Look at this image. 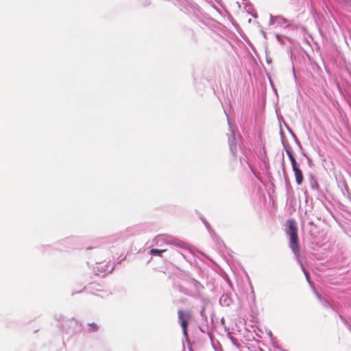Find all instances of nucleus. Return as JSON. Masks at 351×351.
I'll use <instances>...</instances> for the list:
<instances>
[{"mask_svg":"<svg viewBox=\"0 0 351 351\" xmlns=\"http://www.w3.org/2000/svg\"><path fill=\"white\" fill-rule=\"evenodd\" d=\"M285 227V231L289 238V247L294 255L299 258L300 250L297 222L294 219H289L286 221Z\"/></svg>","mask_w":351,"mask_h":351,"instance_id":"1","label":"nucleus"},{"mask_svg":"<svg viewBox=\"0 0 351 351\" xmlns=\"http://www.w3.org/2000/svg\"><path fill=\"white\" fill-rule=\"evenodd\" d=\"M178 320L182 328V330L184 335L187 334V327L189 322L191 319V314L189 312H184L182 310L178 311Z\"/></svg>","mask_w":351,"mask_h":351,"instance_id":"2","label":"nucleus"},{"mask_svg":"<svg viewBox=\"0 0 351 351\" xmlns=\"http://www.w3.org/2000/svg\"><path fill=\"white\" fill-rule=\"evenodd\" d=\"M293 171H294V175L297 184L298 185H300L304 180L302 170L299 167H297L295 169H293Z\"/></svg>","mask_w":351,"mask_h":351,"instance_id":"3","label":"nucleus"},{"mask_svg":"<svg viewBox=\"0 0 351 351\" xmlns=\"http://www.w3.org/2000/svg\"><path fill=\"white\" fill-rule=\"evenodd\" d=\"M286 152L291 160V165H292V169H295L297 167H299L298 163H297V161H296V159L295 158L294 156H293V154L292 152V151L290 149H286Z\"/></svg>","mask_w":351,"mask_h":351,"instance_id":"4","label":"nucleus"},{"mask_svg":"<svg viewBox=\"0 0 351 351\" xmlns=\"http://www.w3.org/2000/svg\"><path fill=\"white\" fill-rule=\"evenodd\" d=\"M166 251H167L166 249H163V250L152 249L150 250V254L160 255V254H162V252H165Z\"/></svg>","mask_w":351,"mask_h":351,"instance_id":"5","label":"nucleus"},{"mask_svg":"<svg viewBox=\"0 0 351 351\" xmlns=\"http://www.w3.org/2000/svg\"><path fill=\"white\" fill-rule=\"evenodd\" d=\"M90 328H89V331L90 332H92V331H97L99 328L98 326L96 324H90L88 325Z\"/></svg>","mask_w":351,"mask_h":351,"instance_id":"6","label":"nucleus"}]
</instances>
